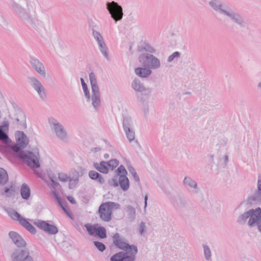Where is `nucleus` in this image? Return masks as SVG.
Instances as JSON below:
<instances>
[{
    "mask_svg": "<svg viewBox=\"0 0 261 261\" xmlns=\"http://www.w3.org/2000/svg\"><path fill=\"white\" fill-rule=\"evenodd\" d=\"M35 91L38 94L40 98L42 100H45L46 98V92L44 87L42 85L39 88H37Z\"/></svg>",
    "mask_w": 261,
    "mask_h": 261,
    "instance_id": "43",
    "label": "nucleus"
},
{
    "mask_svg": "<svg viewBox=\"0 0 261 261\" xmlns=\"http://www.w3.org/2000/svg\"><path fill=\"white\" fill-rule=\"evenodd\" d=\"M29 250L27 248L15 249L11 254V258L12 261H21L27 251Z\"/></svg>",
    "mask_w": 261,
    "mask_h": 261,
    "instance_id": "19",
    "label": "nucleus"
},
{
    "mask_svg": "<svg viewBox=\"0 0 261 261\" xmlns=\"http://www.w3.org/2000/svg\"><path fill=\"white\" fill-rule=\"evenodd\" d=\"M187 204V200L182 196L178 195L175 198L174 202V206L176 208H180L185 206Z\"/></svg>",
    "mask_w": 261,
    "mask_h": 261,
    "instance_id": "27",
    "label": "nucleus"
},
{
    "mask_svg": "<svg viewBox=\"0 0 261 261\" xmlns=\"http://www.w3.org/2000/svg\"><path fill=\"white\" fill-rule=\"evenodd\" d=\"M117 174L118 176H120V175H125L126 176L127 174V170L125 168L124 166L123 165H120L118 168H117Z\"/></svg>",
    "mask_w": 261,
    "mask_h": 261,
    "instance_id": "51",
    "label": "nucleus"
},
{
    "mask_svg": "<svg viewBox=\"0 0 261 261\" xmlns=\"http://www.w3.org/2000/svg\"><path fill=\"white\" fill-rule=\"evenodd\" d=\"M108 184L110 186L117 187L119 186V180L118 181V175L114 176L112 179L108 180Z\"/></svg>",
    "mask_w": 261,
    "mask_h": 261,
    "instance_id": "49",
    "label": "nucleus"
},
{
    "mask_svg": "<svg viewBox=\"0 0 261 261\" xmlns=\"http://www.w3.org/2000/svg\"><path fill=\"white\" fill-rule=\"evenodd\" d=\"M250 218L248 221V225L252 228L256 225L261 223V208L258 207L255 209L249 210Z\"/></svg>",
    "mask_w": 261,
    "mask_h": 261,
    "instance_id": "11",
    "label": "nucleus"
},
{
    "mask_svg": "<svg viewBox=\"0 0 261 261\" xmlns=\"http://www.w3.org/2000/svg\"><path fill=\"white\" fill-rule=\"evenodd\" d=\"M249 210L245 212L243 214H241L239 216L237 219V222L240 225H244L246 223V220L249 218H250Z\"/></svg>",
    "mask_w": 261,
    "mask_h": 261,
    "instance_id": "33",
    "label": "nucleus"
},
{
    "mask_svg": "<svg viewBox=\"0 0 261 261\" xmlns=\"http://www.w3.org/2000/svg\"><path fill=\"white\" fill-rule=\"evenodd\" d=\"M128 170L129 172L132 174V175L134 174V173L136 172V170L132 166H129L128 167Z\"/></svg>",
    "mask_w": 261,
    "mask_h": 261,
    "instance_id": "61",
    "label": "nucleus"
},
{
    "mask_svg": "<svg viewBox=\"0 0 261 261\" xmlns=\"http://www.w3.org/2000/svg\"><path fill=\"white\" fill-rule=\"evenodd\" d=\"M89 80L92 89V104L93 107L97 110L100 104V92L96 77L94 72H91L89 74Z\"/></svg>",
    "mask_w": 261,
    "mask_h": 261,
    "instance_id": "3",
    "label": "nucleus"
},
{
    "mask_svg": "<svg viewBox=\"0 0 261 261\" xmlns=\"http://www.w3.org/2000/svg\"><path fill=\"white\" fill-rule=\"evenodd\" d=\"M88 175L91 179L96 180L100 184H103L105 182V180L102 175L94 170H90L89 172Z\"/></svg>",
    "mask_w": 261,
    "mask_h": 261,
    "instance_id": "26",
    "label": "nucleus"
},
{
    "mask_svg": "<svg viewBox=\"0 0 261 261\" xmlns=\"http://www.w3.org/2000/svg\"><path fill=\"white\" fill-rule=\"evenodd\" d=\"M10 238L13 243L19 248L25 247L27 243L16 232L10 231L9 233Z\"/></svg>",
    "mask_w": 261,
    "mask_h": 261,
    "instance_id": "17",
    "label": "nucleus"
},
{
    "mask_svg": "<svg viewBox=\"0 0 261 261\" xmlns=\"http://www.w3.org/2000/svg\"><path fill=\"white\" fill-rule=\"evenodd\" d=\"M135 73L142 78H146L149 76L152 73L151 70L146 66L139 67L135 69Z\"/></svg>",
    "mask_w": 261,
    "mask_h": 261,
    "instance_id": "20",
    "label": "nucleus"
},
{
    "mask_svg": "<svg viewBox=\"0 0 261 261\" xmlns=\"http://www.w3.org/2000/svg\"><path fill=\"white\" fill-rule=\"evenodd\" d=\"M203 247L204 249V257L207 260H208L211 258V250L206 245H203Z\"/></svg>",
    "mask_w": 261,
    "mask_h": 261,
    "instance_id": "47",
    "label": "nucleus"
},
{
    "mask_svg": "<svg viewBox=\"0 0 261 261\" xmlns=\"http://www.w3.org/2000/svg\"><path fill=\"white\" fill-rule=\"evenodd\" d=\"M151 92V89L149 88L144 87L140 93V94L137 95V98L139 101L144 102L149 96Z\"/></svg>",
    "mask_w": 261,
    "mask_h": 261,
    "instance_id": "23",
    "label": "nucleus"
},
{
    "mask_svg": "<svg viewBox=\"0 0 261 261\" xmlns=\"http://www.w3.org/2000/svg\"><path fill=\"white\" fill-rule=\"evenodd\" d=\"M98 212L100 218L104 221L108 222L111 219L112 214L108 211L100 210V206L99 207Z\"/></svg>",
    "mask_w": 261,
    "mask_h": 261,
    "instance_id": "30",
    "label": "nucleus"
},
{
    "mask_svg": "<svg viewBox=\"0 0 261 261\" xmlns=\"http://www.w3.org/2000/svg\"><path fill=\"white\" fill-rule=\"evenodd\" d=\"M132 176H133L134 179L135 180V181H136L137 182H140V177L137 172L134 173V174Z\"/></svg>",
    "mask_w": 261,
    "mask_h": 261,
    "instance_id": "58",
    "label": "nucleus"
},
{
    "mask_svg": "<svg viewBox=\"0 0 261 261\" xmlns=\"http://www.w3.org/2000/svg\"><path fill=\"white\" fill-rule=\"evenodd\" d=\"M180 54L178 51H175L174 52L172 55H170L167 61L168 62H171L174 59L180 57Z\"/></svg>",
    "mask_w": 261,
    "mask_h": 261,
    "instance_id": "52",
    "label": "nucleus"
},
{
    "mask_svg": "<svg viewBox=\"0 0 261 261\" xmlns=\"http://www.w3.org/2000/svg\"><path fill=\"white\" fill-rule=\"evenodd\" d=\"M34 224L48 234L54 235L58 232L57 227L54 224H49L47 221L38 220L34 222Z\"/></svg>",
    "mask_w": 261,
    "mask_h": 261,
    "instance_id": "9",
    "label": "nucleus"
},
{
    "mask_svg": "<svg viewBox=\"0 0 261 261\" xmlns=\"http://www.w3.org/2000/svg\"><path fill=\"white\" fill-rule=\"evenodd\" d=\"M9 177L5 169L0 167V185H5L8 181Z\"/></svg>",
    "mask_w": 261,
    "mask_h": 261,
    "instance_id": "31",
    "label": "nucleus"
},
{
    "mask_svg": "<svg viewBox=\"0 0 261 261\" xmlns=\"http://www.w3.org/2000/svg\"><path fill=\"white\" fill-rule=\"evenodd\" d=\"M0 141L9 143L11 142V140L6 131L0 128Z\"/></svg>",
    "mask_w": 261,
    "mask_h": 261,
    "instance_id": "41",
    "label": "nucleus"
},
{
    "mask_svg": "<svg viewBox=\"0 0 261 261\" xmlns=\"http://www.w3.org/2000/svg\"><path fill=\"white\" fill-rule=\"evenodd\" d=\"M146 229L145 223L143 222H141L139 224V231L141 235L144 234Z\"/></svg>",
    "mask_w": 261,
    "mask_h": 261,
    "instance_id": "56",
    "label": "nucleus"
},
{
    "mask_svg": "<svg viewBox=\"0 0 261 261\" xmlns=\"http://www.w3.org/2000/svg\"><path fill=\"white\" fill-rule=\"evenodd\" d=\"M9 214L12 219L18 221L20 224L21 223V219H24L18 212L14 210H11L9 212Z\"/></svg>",
    "mask_w": 261,
    "mask_h": 261,
    "instance_id": "42",
    "label": "nucleus"
},
{
    "mask_svg": "<svg viewBox=\"0 0 261 261\" xmlns=\"http://www.w3.org/2000/svg\"><path fill=\"white\" fill-rule=\"evenodd\" d=\"M126 211L127 217L130 221H133L136 217V211L134 207L132 205H128L126 207Z\"/></svg>",
    "mask_w": 261,
    "mask_h": 261,
    "instance_id": "35",
    "label": "nucleus"
},
{
    "mask_svg": "<svg viewBox=\"0 0 261 261\" xmlns=\"http://www.w3.org/2000/svg\"><path fill=\"white\" fill-rule=\"evenodd\" d=\"M25 229H27L32 234L36 233V229L34 226H33L29 221L25 219H21V223H20Z\"/></svg>",
    "mask_w": 261,
    "mask_h": 261,
    "instance_id": "29",
    "label": "nucleus"
},
{
    "mask_svg": "<svg viewBox=\"0 0 261 261\" xmlns=\"http://www.w3.org/2000/svg\"><path fill=\"white\" fill-rule=\"evenodd\" d=\"M80 80L82 88L84 92L85 96L87 99V101L89 102L90 100L91 96L88 86L86 83L85 82V81L83 78L81 77Z\"/></svg>",
    "mask_w": 261,
    "mask_h": 261,
    "instance_id": "37",
    "label": "nucleus"
},
{
    "mask_svg": "<svg viewBox=\"0 0 261 261\" xmlns=\"http://www.w3.org/2000/svg\"><path fill=\"white\" fill-rule=\"evenodd\" d=\"M107 162L108 167L111 168L112 170L117 167L119 164V161L117 159H112Z\"/></svg>",
    "mask_w": 261,
    "mask_h": 261,
    "instance_id": "48",
    "label": "nucleus"
},
{
    "mask_svg": "<svg viewBox=\"0 0 261 261\" xmlns=\"http://www.w3.org/2000/svg\"><path fill=\"white\" fill-rule=\"evenodd\" d=\"M95 235L101 239L107 238V231L105 227L100 226L97 227Z\"/></svg>",
    "mask_w": 261,
    "mask_h": 261,
    "instance_id": "40",
    "label": "nucleus"
},
{
    "mask_svg": "<svg viewBox=\"0 0 261 261\" xmlns=\"http://www.w3.org/2000/svg\"><path fill=\"white\" fill-rule=\"evenodd\" d=\"M101 150L100 147H94L91 149V151L94 152H97Z\"/></svg>",
    "mask_w": 261,
    "mask_h": 261,
    "instance_id": "63",
    "label": "nucleus"
},
{
    "mask_svg": "<svg viewBox=\"0 0 261 261\" xmlns=\"http://www.w3.org/2000/svg\"><path fill=\"white\" fill-rule=\"evenodd\" d=\"M21 261H35L34 258L31 255L29 250L27 251L23 259Z\"/></svg>",
    "mask_w": 261,
    "mask_h": 261,
    "instance_id": "54",
    "label": "nucleus"
},
{
    "mask_svg": "<svg viewBox=\"0 0 261 261\" xmlns=\"http://www.w3.org/2000/svg\"><path fill=\"white\" fill-rule=\"evenodd\" d=\"M138 51L140 52L146 51L150 53H154L155 49L149 44L146 43L144 44V46H139Z\"/></svg>",
    "mask_w": 261,
    "mask_h": 261,
    "instance_id": "39",
    "label": "nucleus"
},
{
    "mask_svg": "<svg viewBox=\"0 0 261 261\" xmlns=\"http://www.w3.org/2000/svg\"><path fill=\"white\" fill-rule=\"evenodd\" d=\"M106 7L111 17L116 22L121 20L123 13L122 8L120 5L117 3L112 1L111 2H107Z\"/></svg>",
    "mask_w": 261,
    "mask_h": 261,
    "instance_id": "7",
    "label": "nucleus"
},
{
    "mask_svg": "<svg viewBox=\"0 0 261 261\" xmlns=\"http://www.w3.org/2000/svg\"><path fill=\"white\" fill-rule=\"evenodd\" d=\"M119 185L123 191H127L129 187V179L125 175H120L119 177Z\"/></svg>",
    "mask_w": 261,
    "mask_h": 261,
    "instance_id": "24",
    "label": "nucleus"
},
{
    "mask_svg": "<svg viewBox=\"0 0 261 261\" xmlns=\"http://www.w3.org/2000/svg\"><path fill=\"white\" fill-rule=\"evenodd\" d=\"M92 35L95 39L97 41V43H99L104 41L103 37L100 33L92 29Z\"/></svg>",
    "mask_w": 261,
    "mask_h": 261,
    "instance_id": "46",
    "label": "nucleus"
},
{
    "mask_svg": "<svg viewBox=\"0 0 261 261\" xmlns=\"http://www.w3.org/2000/svg\"><path fill=\"white\" fill-rule=\"evenodd\" d=\"M99 48L102 53V54L103 55V56L107 59H109V54H108V48L105 42V41H103L102 42H100L99 43H98Z\"/></svg>",
    "mask_w": 261,
    "mask_h": 261,
    "instance_id": "38",
    "label": "nucleus"
},
{
    "mask_svg": "<svg viewBox=\"0 0 261 261\" xmlns=\"http://www.w3.org/2000/svg\"><path fill=\"white\" fill-rule=\"evenodd\" d=\"M261 186V173L258 175V178L257 181V186Z\"/></svg>",
    "mask_w": 261,
    "mask_h": 261,
    "instance_id": "64",
    "label": "nucleus"
},
{
    "mask_svg": "<svg viewBox=\"0 0 261 261\" xmlns=\"http://www.w3.org/2000/svg\"><path fill=\"white\" fill-rule=\"evenodd\" d=\"M126 138L130 142L135 139V133L133 128H128L127 129L124 130Z\"/></svg>",
    "mask_w": 261,
    "mask_h": 261,
    "instance_id": "44",
    "label": "nucleus"
},
{
    "mask_svg": "<svg viewBox=\"0 0 261 261\" xmlns=\"http://www.w3.org/2000/svg\"><path fill=\"white\" fill-rule=\"evenodd\" d=\"M14 119L15 121H14L13 123L16 125L18 128L25 129L27 128L26 117L24 113L20 108L15 110Z\"/></svg>",
    "mask_w": 261,
    "mask_h": 261,
    "instance_id": "12",
    "label": "nucleus"
},
{
    "mask_svg": "<svg viewBox=\"0 0 261 261\" xmlns=\"http://www.w3.org/2000/svg\"><path fill=\"white\" fill-rule=\"evenodd\" d=\"M113 244L119 249L136 255L138 253L137 247L135 245H129L127 240L122 238L118 233H115L113 237Z\"/></svg>",
    "mask_w": 261,
    "mask_h": 261,
    "instance_id": "2",
    "label": "nucleus"
},
{
    "mask_svg": "<svg viewBox=\"0 0 261 261\" xmlns=\"http://www.w3.org/2000/svg\"><path fill=\"white\" fill-rule=\"evenodd\" d=\"M67 199L70 201L72 204H75L76 201L74 198L72 196H69L67 197Z\"/></svg>",
    "mask_w": 261,
    "mask_h": 261,
    "instance_id": "59",
    "label": "nucleus"
},
{
    "mask_svg": "<svg viewBox=\"0 0 261 261\" xmlns=\"http://www.w3.org/2000/svg\"><path fill=\"white\" fill-rule=\"evenodd\" d=\"M16 151H19L18 154L15 156L19 159L32 169L38 168L40 167V163L37 156L31 151L25 152L24 150H20L17 147Z\"/></svg>",
    "mask_w": 261,
    "mask_h": 261,
    "instance_id": "1",
    "label": "nucleus"
},
{
    "mask_svg": "<svg viewBox=\"0 0 261 261\" xmlns=\"http://www.w3.org/2000/svg\"><path fill=\"white\" fill-rule=\"evenodd\" d=\"M135 254L129 252L120 251L112 255L110 258L111 261H135L136 260Z\"/></svg>",
    "mask_w": 261,
    "mask_h": 261,
    "instance_id": "13",
    "label": "nucleus"
},
{
    "mask_svg": "<svg viewBox=\"0 0 261 261\" xmlns=\"http://www.w3.org/2000/svg\"><path fill=\"white\" fill-rule=\"evenodd\" d=\"M132 87L135 91L139 92L145 87L140 81L137 79L133 80L132 83Z\"/></svg>",
    "mask_w": 261,
    "mask_h": 261,
    "instance_id": "34",
    "label": "nucleus"
},
{
    "mask_svg": "<svg viewBox=\"0 0 261 261\" xmlns=\"http://www.w3.org/2000/svg\"><path fill=\"white\" fill-rule=\"evenodd\" d=\"M208 4L215 11L223 15H225L228 11V8L224 9L222 3L219 0H211Z\"/></svg>",
    "mask_w": 261,
    "mask_h": 261,
    "instance_id": "18",
    "label": "nucleus"
},
{
    "mask_svg": "<svg viewBox=\"0 0 261 261\" xmlns=\"http://www.w3.org/2000/svg\"><path fill=\"white\" fill-rule=\"evenodd\" d=\"M257 188L254 194L247 199V203L250 205L261 204V186H257Z\"/></svg>",
    "mask_w": 261,
    "mask_h": 261,
    "instance_id": "16",
    "label": "nucleus"
},
{
    "mask_svg": "<svg viewBox=\"0 0 261 261\" xmlns=\"http://www.w3.org/2000/svg\"><path fill=\"white\" fill-rule=\"evenodd\" d=\"M93 243L97 249L101 252H103L106 249L105 245L102 242L94 241Z\"/></svg>",
    "mask_w": 261,
    "mask_h": 261,
    "instance_id": "50",
    "label": "nucleus"
},
{
    "mask_svg": "<svg viewBox=\"0 0 261 261\" xmlns=\"http://www.w3.org/2000/svg\"><path fill=\"white\" fill-rule=\"evenodd\" d=\"M183 185L185 188L188 190L193 189L192 192L194 194H197L199 192V189L198 187L197 182L190 176H185L183 181Z\"/></svg>",
    "mask_w": 261,
    "mask_h": 261,
    "instance_id": "15",
    "label": "nucleus"
},
{
    "mask_svg": "<svg viewBox=\"0 0 261 261\" xmlns=\"http://www.w3.org/2000/svg\"><path fill=\"white\" fill-rule=\"evenodd\" d=\"M20 195L22 199L28 200L31 196V191L29 186L26 184H23L20 188Z\"/></svg>",
    "mask_w": 261,
    "mask_h": 261,
    "instance_id": "25",
    "label": "nucleus"
},
{
    "mask_svg": "<svg viewBox=\"0 0 261 261\" xmlns=\"http://www.w3.org/2000/svg\"><path fill=\"white\" fill-rule=\"evenodd\" d=\"M120 208V204L112 201H108L103 203L100 205V210L108 211L112 213L113 210H117Z\"/></svg>",
    "mask_w": 261,
    "mask_h": 261,
    "instance_id": "21",
    "label": "nucleus"
},
{
    "mask_svg": "<svg viewBox=\"0 0 261 261\" xmlns=\"http://www.w3.org/2000/svg\"><path fill=\"white\" fill-rule=\"evenodd\" d=\"M225 15L229 18L233 22L238 24L242 28H244L247 25V23L242 15L229 8H228V11Z\"/></svg>",
    "mask_w": 261,
    "mask_h": 261,
    "instance_id": "10",
    "label": "nucleus"
},
{
    "mask_svg": "<svg viewBox=\"0 0 261 261\" xmlns=\"http://www.w3.org/2000/svg\"><path fill=\"white\" fill-rule=\"evenodd\" d=\"M49 123L53 126L54 129L56 136L60 140L64 141L67 138V133L64 126L54 118H50L48 119Z\"/></svg>",
    "mask_w": 261,
    "mask_h": 261,
    "instance_id": "8",
    "label": "nucleus"
},
{
    "mask_svg": "<svg viewBox=\"0 0 261 261\" xmlns=\"http://www.w3.org/2000/svg\"><path fill=\"white\" fill-rule=\"evenodd\" d=\"M138 60L143 66H146L150 69H156L161 67L160 60L150 54L142 53L139 57Z\"/></svg>",
    "mask_w": 261,
    "mask_h": 261,
    "instance_id": "4",
    "label": "nucleus"
},
{
    "mask_svg": "<svg viewBox=\"0 0 261 261\" xmlns=\"http://www.w3.org/2000/svg\"><path fill=\"white\" fill-rule=\"evenodd\" d=\"M30 63L32 68L39 74L43 77L46 76V72L43 64L37 58L30 56Z\"/></svg>",
    "mask_w": 261,
    "mask_h": 261,
    "instance_id": "14",
    "label": "nucleus"
},
{
    "mask_svg": "<svg viewBox=\"0 0 261 261\" xmlns=\"http://www.w3.org/2000/svg\"><path fill=\"white\" fill-rule=\"evenodd\" d=\"M15 188L13 185L10 187H6L4 188L3 191H2V195H4L6 194L7 197H11L12 195H14Z\"/></svg>",
    "mask_w": 261,
    "mask_h": 261,
    "instance_id": "36",
    "label": "nucleus"
},
{
    "mask_svg": "<svg viewBox=\"0 0 261 261\" xmlns=\"http://www.w3.org/2000/svg\"><path fill=\"white\" fill-rule=\"evenodd\" d=\"M12 8L22 21L32 26L34 25V20L33 18L25 9L15 2H13Z\"/></svg>",
    "mask_w": 261,
    "mask_h": 261,
    "instance_id": "6",
    "label": "nucleus"
},
{
    "mask_svg": "<svg viewBox=\"0 0 261 261\" xmlns=\"http://www.w3.org/2000/svg\"><path fill=\"white\" fill-rule=\"evenodd\" d=\"M85 227L86 228L87 231L90 236L95 235L97 229L96 225L86 224L85 225Z\"/></svg>",
    "mask_w": 261,
    "mask_h": 261,
    "instance_id": "45",
    "label": "nucleus"
},
{
    "mask_svg": "<svg viewBox=\"0 0 261 261\" xmlns=\"http://www.w3.org/2000/svg\"><path fill=\"white\" fill-rule=\"evenodd\" d=\"M66 215L69 217H70L71 219H73V215L72 214V213H71L70 211L68 209L66 211L64 212Z\"/></svg>",
    "mask_w": 261,
    "mask_h": 261,
    "instance_id": "60",
    "label": "nucleus"
},
{
    "mask_svg": "<svg viewBox=\"0 0 261 261\" xmlns=\"http://www.w3.org/2000/svg\"><path fill=\"white\" fill-rule=\"evenodd\" d=\"M106 161H101L100 163H94V167L99 172L103 174H107L109 172V167Z\"/></svg>",
    "mask_w": 261,
    "mask_h": 261,
    "instance_id": "22",
    "label": "nucleus"
},
{
    "mask_svg": "<svg viewBox=\"0 0 261 261\" xmlns=\"http://www.w3.org/2000/svg\"><path fill=\"white\" fill-rule=\"evenodd\" d=\"M15 138L16 144L12 145L10 147V150L14 156L18 154L19 151H16V147L19 150H23L22 149L27 147L29 143V139L27 135L22 131H17L15 133Z\"/></svg>",
    "mask_w": 261,
    "mask_h": 261,
    "instance_id": "5",
    "label": "nucleus"
},
{
    "mask_svg": "<svg viewBox=\"0 0 261 261\" xmlns=\"http://www.w3.org/2000/svg\"><path fill=\"white\" fill-rule=\"evenodd\" d=\"M28 79L29 84L32 86L35 90L42 86L41 83L35 77L30 76L28 77Z\"/></svg>",
    "mask_w": 261,
    "mask_h": 261,
    "instance_id": "32",
    "label": "nucleus"
},
{
    "mask_svg": "<svg viewBox=\"0 0 261 261\" xmlns=\"http://www.w3.org/2000/svg\"><path fill=\"white\" fill-rule=\"evenodd\" d=\"M122 125L124 130L133 128V122L130 116L128 115H123Z\"/></svg>",
    "mask_w": 261,
    "mask_h": 261,
    "instance_id": "28",
    "label": "nucleus"
},
{
    "mask_svg": "<svg viewBox=\"0 0 261 261\" xmlns=\"http://www.w3.org/2000/svg\"><path fill=\"white\" fill-rule=\"evenodd\" d=\"M49 178L51 181V186L54 189L57 188L58 186H60L59 183L58 181H57L56 180V176H51L50 175H49Z\"/></svg>",
    "mask_w": 261,
    "mask_h": 261,
    "instance_id": "55",
    "label": "nucleus"
},
{
    "mask_svg": "<svg viewBox=\"0 0 261 261\" xmlns=\"http://www.w3.org/2000/svg\"><path fill=\"white\" fill-rule=\"evenodd\" d=\"M9 123L7 120H4L2 124L0 125V128L5 130V131H8L9 130Z\"/></svg>",
    "mask_w": 261,
    "mask_h": 261,
    "instance_id": "57",
    "label": "nucleus"
},
{
    "mask_svg": "<svg viewBox=\"0 0 261 261\" xmlns=\"http://www.w3.org/2000/svg\"><path fill=\"white\" fill-rule=\"evenodd\" d=\"M69 179L70 180V182L69 184V188L70 189H73L75 187V184H74V182H71V179L70 178Z\"/></svg>",
    "mask_w": 261,
    "mask_h": 261,
    "instance_id": "62",
    "label": "nucleus"
},
{
    "mask_svg": "<svg viewBox=\"0 0 261 261\" xmlns=\"http://www.w3.org/2000/svg\"><path fill=\"white\" fill-rule=\"evenodd\" d=\"M70 177H69L67 174L63 173H60L58 174V179L61 181L65 182L68 180Z\"/></svg>",
    "mask_w": 261,
    "mask_h": 261,
    "instance_id": "53",
    "label": "nucleus"
}]
</instances>
